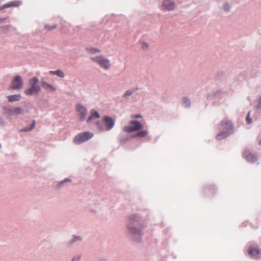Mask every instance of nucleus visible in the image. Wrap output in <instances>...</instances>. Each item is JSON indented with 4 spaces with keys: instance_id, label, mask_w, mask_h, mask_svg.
<instances>
[{
    "instance_id": "1",
    "label": "nucleus",
    "mask_w": 261,
    "mask_h": 261,
    "mask_svg": "<svg viewBox=\"0 0 261 261\" xmlns=\"http://www.w3.org/2000/svg\"><path fill=\"white\" fill-rule=\"evenodd\" d=\"M30 88L25 89L24 93L27 95H32L34 94H38L41 91V88L39 85V79L36 76H34L29 81Z\"/></svg>"
},
{
    "instance_id": "2",
    "label": "nucleus",
    "mask_w": 261,
    "mask_h": 261,
    "mask_svg": "<svg viewBox=\"0 0 261 261\" xmlns=\"http://www.w3.org/2000/svg\"><path fill=\"white\" fill-rule=\"evenodd\" d=\"M102 122L103 123L104 126L100 122H97L96 123L98 130L99 131L109 130L114 127L115 120L109 116H105L102 118Z\"/></svg>"
},
{
    "instance_id": "3",
    "label": "nucleus",
    "mask_w": 261,
    "mask_h": 261,
    "mask_svg": "<svg viewBox=\"0 0 261 261\" xmlns=\"http://www.w3.org/2000/svg\"><path fill=\"white\" fill-rule=\"evenodd\" d=\"M93 137V134L89 132L81 133L76 135L73 139V142L76 144L83 143Z\"/></svg>"
},
{
    "instance_id": "4",
    "label": "nucleus",
    "mask_w": 261,
    "mask_h": 261,
    "mask_svg": "<svg viewBox=\"0 0 261 261\" xmlns=\"http://www.w3.org/2000/svg\"><path fill=\"white\" fill-rule=\"evenodd\" d=\"M143 128V125L137 120H132L129 122V125L125 126L123 129L127 133H132L136 132Z\"/></svg>"
},
{
    "instance_id": "5",
    "label": "nucleus",
    "mask_w": 261,
    "mask_h": 261,
    "mask_svg": "<svg viewBox=\"0 0 261 261\" xmlns=\"http://www.w3.org/2000/svg\"><path fill=\"white\" fill-rule=\"evenodd\" d=\"M91 60L97 62L101 68L105 69H109L111 66L110 60L102 56L91 58Z\"/></svg>"
},
{
    "instance_id": "6",
    "label": "nucleus",
    "mask_w": 261,
    "mask_h": 261,
    "mask_svg": "<svg viewBox=\"0 0 261 261\" xmlns=\"http://www.w3.org/2000/svg\"><path fill=\"white\" fill-rule=\"evenodd\" d=\"M248 253L252 258L257 259L258 258L260 250L257 245L253 244L249 247Z\"/></svg>"
},
{
    "instance_id": "7",
    "label": "nucleus",
    "mask_w": 261,
    "mask_h": 261,
    "mask_svg": "<svg viewBox=\"0 0 261 261\" xmlns=\"http://www.w3.org/2000/svg\"><path fill=\"white\" fill-rule=\"evenodd\" d=\"M75 109L78 113V116L80 119L81 120H85L87 113V109L80 103L75 106Z\"/></svg>"
},
{
    "instance_id": "8",
    "label": "nucleus",
    "mask_w": 261,
    "mask_h": 261,
    "mask_svg": "<svg viewBox=\"0 0 261 261\" xmlns=\"http://www.w3.org/2000/svg\"><path fill=\"white\" fill-rule=\"evenodd\" d=\"M22 81L19 75L15 76L12 81L10 88L12 89H20L22 87Z\"/></svg>"
},
{
    "instance_id": "9",
    "label": "nucleus",
    "mask_w": 261,
    "mask_h": 261,
    "mask_svg": "<svg viewBox=\"0 0 261 261\" xmlns=\"http://www.w3.org/2000/svg\"><path fill=\"white\" fill-rule=\"evenodd\" d=\"M23 111V109L19 107L6 109V113L9 116L20 115Z\"/></svg>"
},
{
    "instance_id": "10",
    "label": "nucleus",
    "mask_w": 261,
    "mask_h": 261,
    "mask_svg": "<svg viewBox=\"0 0 261 261\" xmlns=\"http://www.w3.org/2000/svg\"><path fill=\"white\" fill-rule=\"evenodd\" d=\"M175 8V4L171 0H165L161 5V9L163 10L171 11Z\"/></svg>"
},
{
    "instance_id": "11",
    "label": "nucleus",
    "mask_w": 261,
    "mask_h": 261,
    "mask_svg": "<svg viewBox=\"0 0 261 261\" xmlns=\"http://www.w3.org/2000/svg\"><path fill=\"white\" fill-rule=\"evenodd\" d=\"M220 124L226 131L232 133L233 126L230 120L227 119H224L221 121Z\"/></svg>"
},
{
    "instance_id": "12",
    "label": "nucleus",
    "mask_w": 261,
    "mask_h": 261,
    "mask_svg": "<svg viewBox=\"0 0 261 261\" xmlns=\"http://www.w3.org/2000/svg\"><path fill=\"white\" fill-rule=\"evenodd\" d=\"M244 156L248 161L251 162L255 161L257 158L255 154H253L250 150L248 149L244 150Z\"/></svg>"
},
{
    "instance_id": "13",
    "label": "nucleus",
    "mask_w": 261,
    "mask_h": 261,
    "mask_svg": "<svg viewBox=\"0 0 261 261\" xmlns=\"http://www.w3.org/2000/svg\"><path fill=\"white\" fill-rule=\"evenodd\" d=\"M90 114L91 115L87 119V122L88 123H91L94 119L96 118H99L100 117L99 114L94 109H92L90 111Z\"/></svg>"
},
{
    "instance_id": "14",
    "label": "nucleus",
    "mask_w": 261,
    "mask_h": 261,
    "mask_svg": "<svg viewBox=\"0 0 261 261\" xmlns=\"http://www.w3.org/2000/svg\"><path fill=\"white\" fill-rule=\"evenodd\" d=\"M90 114L91 115L87 119V122L88 123H91L94 119L96 118H99L100 117L99 114L94 109H92L90 111Z\"/></svg>"
},
{
    "instance_id": "15",
    "label": "nucleus",
    "mask_w": 261,
    "mask_h": 261,
    "mask_svg": "<svg viewBox=\"0 0 261 261\" xmlns=\"http://www.w3.org/2000/svg\"><path fill=\"white\" fill-rule=\"evenodd\" d=\"M41 84L44 89L50 92H55L57 90V88L56 87L45 81H41Z\"/></svg>"
},
{
    "instance_id": "16",
    "label": "nucleus",
    "mask_w": 261,
    "mask_h": 261,
    "mask_svg": "<svg viewBox=\"0 0 261 261\" xmlns=\"http://www.w3.org/2000/svg\"><path fill=\"white\" fill-rule=\"evenodd\" d=\"M231 134H232V133L227 132L226 130L222 131L216 136V139L218 141L221 140L223 139L226 138Z\"/></svg>"
},
{
    "instance_id": "17",
    "label": "nucleus",
    "mask_w": 261,
    "mask_h": 261,
    "mask_svg": "<svg viewBox=\"0 0 261 261\" xmlns=\"http://www.w3.org/2000/svg\"><path fill=\"white\" fill-rule=\"evenodd\" d=\"M20 4H21V2L19 1H12V2H10L8 3L4 4L2 6V7H3V8H6L11 7H18L20 5Z\"/></svg>"
},
{
    "instance_id": "18",
    "label": "nucleus",
    "mask_w": 261,
    "mask_h": 261,
    "mask_svg": "<svg viewBox=\"0 0 261 261\" xmlns=\"http://www.w3.org/2000/svg\"><path fill=\"white\" fill-rule=\"evenodd\" d=\"M8 101L9 102H15L19 101L21 99V95L20 94H14L7 96Z\"/></svg>"
},
{
    "instance_id": "19",
    "label": "nucleus",
    "mask_w": 261,
    "mask_h": 261,
    "mask_svg": "<svg viewBox=\"0 0 261 261\" xmlns=\"http://www.w3.org/2000/svg\"><path fill=\"white\" fill-rule=\"evenodd\" d=\"M49 73L51 75H56L61 78H63L65 76L64 73L61 70H57L56 71H49Z\"/></svg>"
},
{
    "instance_id": "20",
    "label": "nucleus",
    "mask_w": 261,
    "mask_h": 261,
    "mask_svg": "<svg viewBox=\"0 0 261 261\" xmlns=\"http://www.w3.org/2000/svg\"><path fill=\"white\" fill-rule=\"evenodd\" d=\"M148 135V131L147 130H142L138 132L133 136V137H140L143 138L146 137Z\"/></svg>"
},
{
    "instance_id": "21",
    "label": "nucleus",
    "mask_w": 261,
    "mask_h": 261,
    "mask_svg": "<svg viewBox=\"0 0 261 261\" xmlns=\"http://www.w3.org/2000/svg\"><path fill=\"white\" fill-rule=\"evenodd\" d=\"M35 124H36V121H35V120H33V121H32V124H31L30 127L22 129L20 130V131L28 132V131L31 130H32L34 128Z\"/></svg>"
},
{
    "instance_id": "22",
    "label": "nucleus",
    "mask_w": 261,
    "mask_h": 261,
    "mask_svg": "<svg viewBox=\"0 0 261 261\" xmlns=\"http://www.w3.org/2000/svg\"><path fill=\"white\" fill-rule=\"evenodd\" d=\"M129 229L131 233L133 234L139 233L140 230L138 229L137 228L134 227V226H129Z\"/></svg>"
},
{
    "instance_id": "23",
    "label": "nucleus",
    "mask_w": 261,
    "mask_h": 261,
    "mask_svg": "<svg viewBox=\"0 0 261 261\" xmlns=\"http://www.w3.org/2000/svg\"><path fill=\"white\" fill-rule=\"evenodd\" d=\"M134 90H127L125 91V93L123 95V97L126 98L128 96H130L134 92Z\"/></svg>"
},
{
    "instance_id": "24",
    "label": "nucleus",
    "mask_w": 261,
    "mask_h": 261,
    "mask_svg": "<svg viewBox=\"0 0 261 261\" xmlns=\"http://www.w3.org/2000/svg\"><path fill=\"white\" fill-rule=\"evenodd\" d=\"M182 101L183 104L186 107H189L190 105V100L186 97H184L183 98Z\"/></svg>"
},
{
    "instance_id": "25",
    "label": "nucleus",
    "mask_w": 261,
    "mask_h": 261,
    "mask_svg": "<svg viewBox=\"0 0 261 261\" xmlns=\"http://www.w3.org/2000/svg\"><path fill=\"white\" fill-rule=\"evenodd\" d=\"M250 112H249L246 118V120L248 124H250L251 122V119L250 118Z\"/></svg>"
},
{
    "instance_id": "26",
    "label": "nucleus",
    "mask_w": 261,
    "mask_h": 261,
    "mask_svg": "<svg viewBox=\"0 0 261 261\" xmlns=\"http://www.w3.org/2000/svg\"><path fill=\"white\" fill-rule=\"evenodd\" d=\"M90 51L92 53H99L100 50L97 48H92L90 49Z\"/></svg>"
},
{
    "instance_id": "27",
    "label": "nucleus",
    "mask_w": 261,
    "mask_h": 261,
    "mask_svg": "<svg viewBox=\"0 0 261 261\" xmlns=\"http://www.w3.org/2000/svg\"><path fill=\"white\" fill-rule=\"evenodd\" d=\"M56 27H57V25H54L51 26V27H49V26H48V25H45V28H46V29H47L48 30H53V29H54L56 28Z\"/></svg>"
},
{
    "instance_id": "28",
    "label": "nucleus",
    "mask_w": 261,
    "mask_h": 261,
    "mask_svg": "<svg viewBox=\"0 0 261 261\" xmlns=\"http://www.w3.org/2000/svg\"><path fill=\"white\" fill-rule=\"evenodd\" d=\"M225 11H228L229 10V6L228 4H225L223 7Z\"/></svg>"
},
{
    "instance_id": "29",
    "label": "nucleus",
    "mask_w": 261,
    "mask_h": 261,
    "mask_svg": "<svg viewBox=\"0 0 261 261\" xmlns=\"http://www.w3.org/2000/svg\"><path fill=\"white\" fill-rule=\"evenodd\" d=\"M141 117H142V116L140 115H132L131 116V118H134V119L139 118H141Z\"/></svg>"
},
{
    "instance_id": "30",
    "label": "nucleus",
    "mask_w": 261,
    "mask_h": 261,
    "mask_svg": "<svg viewBox=\"0 0 261 261\" xmlns=\"http://www.w3.org/2000/svg\"><path fill=\"white\" fill-rule=\"evenodd\" d=\"M257 108L260 109L261 108V96L259 100V102L257 104Z\"/></svg>"
},
{
    "instance_id": "31",
    "label": "nucleus",
    "mask_w": 261,
    "mask_h": 261,
    "mask_svg": "<svg viewBox=\"0 0 261 261\" xmlns=\"http://www.w3.org/2000/svg\"><path fill=\"white\" fill-rule=\"evenodd\" d=\"M80 258V257H74L72 261H78Z\"/></svg>"
},
{
    "instance_id": "32",
    "label": "nucleus",
    "mask_w": 261,
    "mask_h": 261,
    "mask_svg": "<svg viewBox=\"0 0 261 261\" xmlns=\"http://www.w3.org/2000/svg\"><path fill=\"white\" fill-rule=\"evenodd\" d=\"M4 124V121L3 120V119H2V118H0V124L3 125Z\"/></svg>"
},
{
    "instance_id": "33",
    "label": "nucleus",
    "mask_w": 261,
    "mask_h": 261,
    "mask_svg": "<svg viewBox=\"0 0 261 261\" xmlns=\"http://www.w3.org/2000/svg\"><path fill=\"white\" fill-rule=\"evenodd\" d=\"M5 19H6L5 18H0V22H4L5 20Z\"/></svg>"
},
{
    "instance_id": "34",
    "label": "nucleus",
    "mask_w": 261,
    "mask_h": 261,
    "mask_svg": "<svg viewBox=\"0 0 261 261\" xmlns=\"http://www.w3.org/2000/svg\"><path fill=\"white\" fill-rule=\"evenodd\" d=\"M134 225H135V226H136V225H138V224L137 221H134Z\"/></svg>"
},
{
    "instance_id": "35",
    "label": "nucleus",
    "mask_w": 261,
    "mask_h": 261,
    "mask_svg": "<svg viewBox=\"0 0 261 261\" xmlns=\"http://www.w3.org/2000/svg\"><path fill=\"white\" fill-rule=\"evenodd\" d=\"M258 144L261 145V139L258 140Z\"/></svg>"
},
{
    "instance_id": "36",
    "label": "nucleus",
    "mask_w": 261,
    "mask_h": 261,
    "mask_svg": "<svg viewBox=\"0 0 261 261\" xmlns=\"http://www.w3.org/2000/svg\"><path fill=\"white\" fill-rule=\"evenodd\" d=\"M77 239H78L79 240H81V237H77Z\"/></svg>"
}]
</instances>
